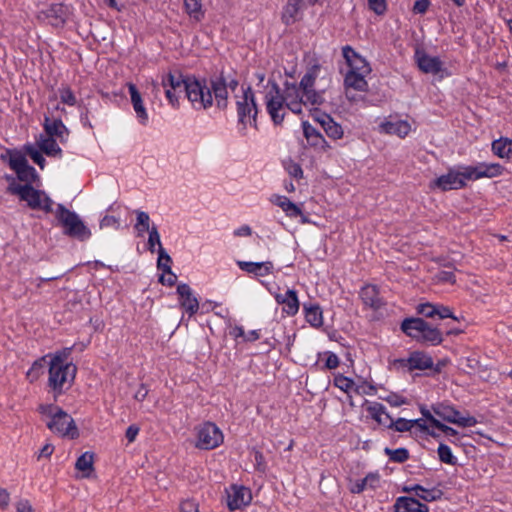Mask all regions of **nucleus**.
<instances>
[{"label":"nucleus","mask_w":512,"mask_h":512,"mask_svg":"<svg viewBox=\"0 0 512 512\" xmlns=\"http://www.w3.org/2000/svg\"><path fill=\"white\" fill-rule=\"evenodd\" d=\"M331 83V73L321 66L311 67L299 85L286 84L281 94L274 82H267L261 93L268 114L275 124H281L289 109L295 114L312 113L324 102L322 92Z\"/></svg>","instance_id":"1"},{"label":"nucleus","mask_w":512,"mask_h":512,"mask_svg":"<svg viewBox=\"0 0 512 512\" xmlns=\"http://www.w3.org/2000/svg\"><path fill=\"white\" fill-rule=\"evenodd\" d=\"M77 367L65 354L57 353L50 356L48 385L55 395L68 389L76 376Z\"/></svg>","instance_id":"2"},{"label":"nucleus","mask_w":512,"mask_h":512,"mask_svg":"<svg viewBox=\"0 0 512 512\" xmlns=\"http://www.w3.org/2000/svg\"><path fill=\"white\" fill-rule=\"evenodd\" d=\"M40 412L47 418V427L52 433L68 440H75L80 436L74 419L64 410L49 405L41 406Z\"/></svg>","instance_id":"3"},{"label":"nucleus","mask_w":512,"mask_h":512,"mask_svg":"<svg viewBox=\"0 0 512 512\" xmlns=\"http://www.w3.org/2000/svg\"><path fill=\"white\" fill-rule=\"evenodd\" d=\"M402 332L420 343L438 345L443 341L441 331L420 317L406 318L401 323Z\"/></svg>","instance_id":"4"},{"label":"nucleus","mask_w":512,"mask_h":512,"mask_svg":"<svg viewBox=\"0 0 512 512\" xmlns=\"http://www.w3.org/2000/svg\"><path fill=\"white\" fill-rule=\"evenodd\" d=\"M8 191L18 195L32 209L44 212L52 211V200L43 191L34 189L29 183L21 185L13 182L10 184Z\"/></svg>","instance_id":"5"},{"label":"nucleus","mask_w":512,"mask_h":512,"mask_svg":"<svg viewBox=\"0 0 512 512\" xmlns=\"http://www.w3.org/2000/svg\"><path fill=\"white\" fill-rule=\"evenodd\" d=\"M224 442L222 430L213 422H204L194 429V447L199 450H213Z\"/></svg>","instance_id":"6"},{"label":"nucleus","mask_w":512,"mask_h":512,"mask_svg":"<svg viewBox=\"0 0 512 512\" xmlns=\"http://www.w3.org/2000/svg\"><path fill=\"white\" fill-rule=\"evenodd\" d=\"M25 154L24 150H7L1 155V159L8 163L20 181L33 184L38 181L39 177L35 169L28 165Z\"/></svg>","instance_id":"7"},{"label":"nucleus","mask_w":512,"mask_h":512,"mask_svg":"<svg viewBox=\"0 0 512 512\" xmlns=\"http://www.w3.org/2000/svg\"><path fill=\"white\" fill-rule=\"evenodd\" d=\"M56 217L64 228L65 234L80 240L90 238L91 231L80 219V217L64 206L59 205L56 209Z\"/></svg>","instance_id":"8"},{"label":"nucleus","mask_w":512,"mask_h":512,"mask_svg":"<svg viewBox=\"0 0 512 512\" xmlns=\"http://www.w3.org/2000/svg\"><path fill=\"white\" fill-rule=\"evenodd\" d=\"M471 181L467 166L457 169H450L447 173L440 175L430 183L431 189H439L441 191L458 190L467 186Z\"/></svg>","instance_id":"9"},{"label":"nucleus","mask_w":512,"mask_h":512,"mask_svg":"<svg viewBox=\"0 0 512 512\" xmlns=\"http://www.w3.org/2000/svg\"><path fill=\"white\" fill-rule=\"evenodd\" d=\"M240 95H236V109L239 123L243 128L256 126L257 109L254 96L249 88H240Z\"/></svg>","instance_id":"10"},{"label":"nucleus","mask_w":512,"mask_h":512,"mask_svg":"<svg viewBox=\"0 0 512 512\" xmlns=\"http://www.w3.org/2000/svg\"><path fill=\"white\" fill-rule=\"evenodd\" d=\"M430 412L433 416H437L438 419L440 418L462 428L473 427L477 424L475 417L469 414L462 415L455 407L445 403H437L433 405Z\"/></svg>","instance_id":"11"},{"label":"nucleus","mask_w":512,"mask_h":512,"mask_svg":"<svg viewBox=\"0 0 512 512\" xmlns=\"http://www.w3.org/2000/svg\"><path fill=\"white\" fill-rule=\"evenodd\" d=\"M186 96L196 109H206L213 103L210 86L195 79H186Z\"/></svg>","instance_id":"12"},{"label":"nucleus","mask_w":512,"mask_h":512,"mask_svg":"<svg viewBox=\"0 0 512 512\" xmlns=\"http://www.w3.org/2000/svg\"><path fill=\"white\" fill-rule=\"evenodd\" d=\"M69 16V10L66 6L59 3L43 5L37 11V18L54 27L62 26Z\"/></svg>","instance_id":"13"},{"label":"nucleus","mask_w":512,"mask_h":512,"mask_svg":"<svg viewBox=\"0 0 512 512\" xmlns=\"http://www.w3.org/2000/svg\"><path fill=\"white\" fill-rule=\"evenodd\" d=\"M415 60L418 68L425 74L439 75L440 78L450 75L439 57L432 56L424 50L416 51Z\"/></svg>","instance_id":"14"},{"label":"nucleus","mask_w":512,"mask_h":512,"mask_svg":"<svg viewBox=\"0 0 512 512\" xmlns=\"http://www.w3.org/2000/svg\"><path fill=\"white\" fill-rule=\"evenodd\" d=\"M396 363L408 370L433 369L435 372H440L441 368L445 365V362H439L434 366L432 357L422 351H415L407 359L397 360Z\"/></svg>","instance_id":"15"},{"label":"nucleus","mask_w":512,"mask_h":512,"mask_svg":"<svg viewBox=\"0 0 512 512\" xmlns=\"http://www.w3.org/2000/svg\"><path fill=\"white\" fill-rule=\"evenodd\" d=\"M161 84L169 103L173 107H178L180 95L182 92H186V80L181 75L168 73L162 77Z\"/></svg>","instance_id":"16"},{"label":"nucleus","mask_w":512,"mask_h":512,"mask_svg":"<svg viewBox=\"0 0 512 512\" xmlns=\"http://www.w3.org/2000/svg\"><path fill=\"white\" fill-rule=\"evenodd\" d=\"M370 73L347 72L344 78L346 97L350 101H356V92H365L368 89L366 77Z\"/></svg>","instance_id":"17"},{"label":"nucleus","mask_w":512,"mask_h":512,"mask_svg":"<svg viewBox=\"0 0 512 512\" xmlns=\"http://www.w3.org/2000/svg\"><path fill=\"white\" fill-rule=\"evenodd\" d=\"M251 500V491L244 486L233 485L227 490V505L231 511L244 508Z\"/></svg>","instance_id":"18"},{"label":"nucleus","mask_w":512,"mask_h":512,"mask_svg":"<svg viewBox=\"0 0 512 512\" xmlns=\"http://www.w3.org/2000/svg\"><path fill=\"white\" fill-rule=\"evenodd\" d=\"M471 181H477L482 178H495L501 176L504 167L499 163L482 162L475 166H467Z\"/></svg>","instance_id":"19"},{"label":"nucleus","mask_w":512,"mask_h":512,"mask_svg":"<svg viewBox=\"0 0 512 512\" xmlns=\"http://www.w3.org/2000/svg\"><path fill=\"white\" fill-rule=\"evenodd\" d=\"M237 83L231 81L227 84L222 78H216L210 83V91L213 92L215 102L218 108L224 109L227 107V100L229 90L235 91Z\"/></svg>","instance_id":"20"},{"label":"nucleus","mask_w":512,"mask_h":512,"mask_svg":"<svg viewBox=\"0 0 512 512\" xmlns=\"http://www.w3.org/2000/svg\"><path fill=\"white\" fill-rule=\"evenodd\" d=\"M416 311L418 314H421L426 318L438 317L440 319L451 318L456 321L459 320V318L453 314L450 307L431 302L418 304Z\"/></svg>","instance_id":"21"},{"label":"nucleus","mask_w":512,"mask_h":512,"mask_svg":"<svg viewBox=\"0 0 512 512\" xmlns=\"http://www.w3.org/2000/svg\"><path fill=\"white\" fill-rule=\"evenodd\" d=\"M343 57L349 67L347 72L370 73L371 67L368 61L352 49L350 46H345L342 49Z\"/></svg>","instance_id":"22"},{"label":"nucleus","mask_w":512,"mask_h":512,"mask_svg":"<svg viewBox=\"0 0 512 512\" xmlns=\"http://www.w3.org/2000/svg\"><path fill=\"white\" fill-rule=\"evenodd\" d=\"M413 123L402 119H389L380 124V131L400 138L406 137L412 131Z\"/></svg>","instance_id":"23"},{"label":"nucleus","mask_w":512,"mask_h":512,"mask_svg":"<svg viewBox=\"0 0 512 512\" xmlns=\"http://www.w3.org/2000/svg\"><path fill=\"white\" fill-rule=\"evenodd\" d=\"M179 295V302L183 309H185L190 316L197 313L199 309V301L194 296L192 289L187 284H180L177 287Z\"/></svg>","instance_id":"24"},{"label":"nucleus","mask_w":512,"mask_h":512,"mask_svg":"<svg viewBox=\"0 0 512 512\" xmlns=\"http://www.w3.org/2000/svg\"><path fill=\"white\" fill-rule=\"evenodd\" d=\"M275 299L282 305V310L288 316H294L299 311V300L295 290H287L285 293H275Z\"/></svg>","instance_id":"25"},{"label":"nucleus","mask_w":512,"mask_h":512,"mask_svg":"<svg viewBox=\"0 0 512 512\" xmlns=\"http://www.w3.org/2000/svg\"><path fill=\"white\" fill-rule=\"evenodd\" d=\"M313 118L321 124L326 134L335 140L341 139L343 137V129L342 127L334 122L329 115L319 114L317 110H314L312 113Z\"/></svg>","instance_id":"26"},{"label":"nucleus","mask_w":512,"mask_h":512,"mask_svg":"<svg viewBox=\"0 0 512 512\" xmlns=\"http://www.w3.org/2000/svg\"><path fill=\"white\" fill-rule=\"evenodd\" d=\"M76 477L79 479L91 478L94 474V453L87 451L78 457L75 463Z\"/></svg>","instance_id":"27"},{"label":"nucleus","mask_w":512,"mask_h":512,"mask_svg":"<svg viewBox=\"0 0 512 512\" xmlns=\"http://www.w3.org/2000/svg\"><path fill=\"white\" fill-rule=\"evenodd\" d=\"M395 512H429L427 505L413 497H399L394 504Z\"/></svg>","instance_id":"28"},{"label":"nucleus","mask_w":512,"mask_h":512,"mask_svg":"<svg viewBox=\"0 0 512 512\" xmlns=\"http://www.w3.org/2000/svg\"><path fill=\"white\" fill-rule=\"evenodd\" d=\"M302 126L304 137L310 146L314 148H320L322 150H327L330 148L325 138L307 121H303Z\"/></svg>","instance_id":"29"},{"label":"nucleus","mask_w":512,"mask_h":512,"mask_svg":"<svg viewBox=\"0 0 512 512\" xmlns=\"http://www.w3.org/2000/svg\"><path fill=\"white\" fill-rule=\"evenodd\" d=\"M127 86H128L129 92H130L131 102H132L134 111L137 115V118L139 119V121L142 124H146V122L148 120V114L144 107L141 94L139 93V91L137 90V88L134 84L128 83Z\"/></svg>","instance_id":"30"},{"label":"nucleus","mask_w":512,"mask_h":512,"mask_svg":"<svg viewBox=\"0 0 512 512\" xmlns=\"http://www.w3.org/2000/svg\"><path fill=\"white\" fill-rule=\"evenodd\" d=\"M366 411L380 425L389 427V424L392 423V418L380 403H368L366 405Z\"/></svg>","instance_id":"31"},{"label":"nucleus","mask_w":512,"mask_h":512,"mask_svg":"<svg viewBox=\"0 0 512 512\" xmlns=\"http://www.w3.org/2000/svg\"><path fill=\"white\" fill-rule=\"evenodd\" d=\"M492 152L497 157L509 161L512 158V140L501 137L492 142Z\"/></svg>","instance_id":"32"},{"label":"nucleus","mask_w":512,"mask_h":512,"mask_svg":"<svg viewBox=\"0 0 512 512\" xmlns=\"http://www.w3.org/2000/svg\"><path fill=\"white\" fill-rule=\"evenodd\" d=\"M270 201L279 206L289 217L302 216V210L285 196L273 195Z\"/></svg>","instance_id":"33"},{"label":"nucleus","mask_w":512,"mask_h":512,"mask_svg":"<svg viewBox=\"0 0 512 512\" xmlns=\"http://www.w3.org/2000/svg\"><path fill=\"white\" fill-rule=\"evenodd\" d=\"M361 299L366 306L374 310L379 309L383 304L379 297L377 288L373 285H366L362 288Z\"/></svg>","instance_id":"34"},{"label":"nucleus","mask_w":512,"mask_h":512,"mask_svg":"<svg viewBox=\"0 0 512 512\" xmlns=\"http://www.w3.org/2000/svg\"><path fill=\"white\" fill-rule=\"evenodd\" d=\"M239 267L248 273L264 276L271 272L273 264L271 262H245L239 261Z\"/></svg>","instance_id":"35"},{"label":"nucleus","mask_w":512,"mask_h":512,"mask_svg":"<svg viewBox=\"0 0 512 512\" xmlns=\"http://www.w3.org/2000/svg\"><path fill=\"white\" fill-rule=\"evenodd\" d=\"M38 148L48 156H58L61 153V149L56 143L54 137L47 134L40 135L36 141Z\"/></svg>","instance_id":"36"},{"label":"nucleus","mask_w":512,"mask_h":512,"mask_svg":"<svg viewBox=\"0 0 512 512\" xmlns=\"http://www.w3.org/2000/svg\"><path fill=\"white\" fill-rule=\"evenodd\" d=\"M405 492H414L415 495L427 502L436 501L441 498L442 492L438 489H426L420 485H414L411 487H405Z\"/></svg>","instance_id":"37"},{"label":"nucleus","mask_w":512,"mask_h":512,"mask_svg":"<svg viewBox=\"0 0 512 512\" xmlns=\"http://www.w3.org/2000/svg\"><path fill=\"white\" fill-rule=\"evenodd\" d=\"M421 414L425 416L431 423L432 426L442 431L448 437H458L459 433L454 428L442 423L437 417L433 416L429 409L422 406L420 408Z\"/></svg>","instance_id":"38"},{"label":"nucleus","mask_w":512,"mask_h":512,"mask_svg":"<svg viewBox=\"0 0 512 512\" xmlns=\"http://www.w3.org/2000/svg\"><path fill=\"white\" fill-rule=\"evenodd\" d=\"M306 321L313 327L319 328L323 325L322 309L317 304L304 305Z\"/></svg>","instance_id":"39"},{"label":"nucleus","mask_w":512,"mask_h":512,"mask_svg":"<svg viewBox=\"0 0 512 512\" xmlns=\"http://www.w3.org/2000/svg\"><path fill=\"white\" fill-rule=\"evenodd\" d=\"M333 382L337 388H339L341 391H343L347 394L351 393L352 391H354L356 393L365 392L364 386L356 385L352 379L345 377L342 374H336L334 376Z\"/></svg>","instance_id":"40"},{"label":"nucleus","mask_w":512,"mask_h":512,"mask_svg":"<svg viewBox=\"0 0 512 512\" xmlns=\"http://www.w3.org/2000/svg\"><path fill=\"white\" fill-rule=\"evenodd\" d=\"M301 8L302 0H289L282 14L283 21L286 24L297 21Z\"/></svg>","instance_id":"41"},{"label":"nucleus","mask_w":512,"mask_h":512,"mask_svg":"<svg viewBox=\"0 0 512 512\" xmlns=\"http://www.w3.org/2000/svg\"><path fill=\"white\" fill-rule=\"evenodd\" d=\"M44 128L46 134L51 137H58L63 139L67 134V129L61 120H50L48 117H46Z\"/></svg>","instance_id":"42"},{"label":"nucleus","mask_w":512,"mask_h":512,"mask_svg":"<svg viewBox=\"0 0 512 512\" xmlns=\"http://www.w3.org/2000/svg\"><path fill=\"white\" fill-rule=\"evenodd\" d=\"M379 483V476L376 473H370L365 478L352 484L350 490L353 493H361L366 488H375Z\"/></svg>","instance_id":"43"},{"label":"nucleus","mask_w":512,"mask_h":512,"mask_svg":"<svg viewBox=\"0 0 512 512\" xmlns=\"http://www.w3.org/2000/svg\"><path fill=\"white\" fill-rule=\"evenodd\" d=\"M186 12L189 16L199 21L203 16L202 4L200 0H184Z\"/></svg>","instance_id":"44"},{"label":"nucleus","mask_w":512,"mask_h":512,"mask_svg":"<svg viewBox=\"0 0 512 512\" xmlns=\"http://www.w3.org/2000/svg\"><path fill=\"white\" fill-rule=\"evenodd\" d=\"M45 358L35 361L26 373V378L30 383L37 381L44 372Z\"/></svg>","instance_id":"45"},{"label":"nucleus","mask_w":512,"mask_h":512,"mask_svg":"<svg viewBox=\"0 0 512 512\" xmlns=\"http://www.w3.org/2000/svg\"><path fill=\"white\" fill-rule=\"evenodd\" d=\"M23 150L41 169L44 168L45 159L37 148L31 144H26L24 145Z\"/></svg>","instance_id":"46"},{"label":"nucleus","mask_w":512,"mask_h":512,"mask_svg":"<svg viewBox=\"0 0 512 512\" xmlns=\"http://www.w3.org/2000/svg\"><path fill=\"white\" fill-rule=\"evenodd\" d=\"M384 452L387 456H389V458L392 461L399 462V463L404 462L409 457V453L405 448H398V449H394V450L385 448Z\"/></svg>","instance_id":"47"},{"label":"nucleus","mask_w":512,"mask_h":512,"mask_svg":"<svg viewBox=\"0 0 512 512\" xmlns=\"http://www.w3.org/2000/svg\"><path fill=\"white\" fill-rule=\"evenodd\" d=\"M120 227L119 219L115 216L106 215L103 217V219L100 221V229L109 232L112 230H118Z\"/></svg>","instance_id":"48"},{"label":"nucleus","mask_w":512,"mask_h":512,"mask_svg":"<svg viewBox=\"0 0 512 512\" xmlns=\"http://www.w3.org/2000/svg\"><path fill=\"white\" fill-rule=\"evenodd\" d=\"M171 262V257L168 255V253L164 250L163 247H160V249H158V269L162 270L163 272L171 270Z\"/></svg>","instance_id":"49"},{"label":"nucleus","mask_w":512,"mask_h":512,"mask_svg":"<svg viewBox=\"0 0 512 512\" xmlns=\"http://www.w3.org/2000/svg\"><path fill=\"white\" fill-rule=\"evenodd\" d=\"M389 428H393L399 432L410 431L413 428V420L398 418L397 420L394 421L392 419V423L389 424Z\"/></svg>","instance_id":"50"},{"label":"nucleus","mask_w":512,"mask_h":512,"mask_svg":"<svg viewBox=\"0 0 512 512\" xmlns=\"http://www.w3.org/2000/svg\"><path fill=\"white\" fill-rule=\"evenodd\" d=\"M438 456L439 459L444 463L455 464V457L453 456L451 449L445 444L439 445Z\"/></svg>","instance_id":"51"},{"label":"nucleus","mask_w":512,"mask_h":512,"mask_svg":"<svg viewBox=\"0 0 512 512\" xmlns=\"http://www.w3.org/2000/svg\"><path fill=\"white\" fill-rule=\"evenodd\" d=\"M59 97L61 99V102L64 104H67L69 106L76 105V97L68 87H63L59 89Z\"/></svg>","instance_id":"52"},{"label":"nucleus","mask_w":512,"mask_h":512,"mask_svg":"<svg viewBox=\"0 0 512 512\" xmlns=\"http://www.w3.org/2000/svg\"><path fill=\"white\" fill-rule=\"evenodd\" d=\"M137 229L139 232H150V218L149 215L146 212H139L137 214Z\"/></svg>","instance_id":"53"},{"label":"nucleus","mask_w":512,"mask_h":512,"mask_svg":"<svg viewBox=\"0 0 512 512\" xmlns=\"http://www.w3.org/2000/svg\"><path fill=\"white\" fill-rule=\"evenodd\" d=\"M158 246V249L162 247L160 235L158 233V230L155 226L151 227V230L149 232V238H148V246L149 250L153 253L155 251V246Z\"/></svg>","instance_id":"54"},{"label":"nucleus","mask_w":512,"mask_h":512,"mask_svg":"<svg viewBox=\"0 0 512 512\" xmlns=\"http://www.w3.org/2000/svg\"><path fill=\"white\" fill-rule=\"evenodd\" d=\"M423 417L424 418L413 420V427L417 426L421 431L436 437V434L431 430L433 426L431 425L430 421L425 416Z\"/></svg>","instance_id":"55"},{"label":"nucleus","mask_w":512,"mask_h":512,"mask_svg":"<svg viewBox=\"0 0 512 512\" xmlns=\"http://www.w3.org/2000/svg\"><path fill=\"white\" fill-rule=\"evenodd\" d=\"M285 168L290 176L297 178V179H300L303 177V170L298 163L289 161L286 163Z\"/></svg>","instance_id":"56"},{"label":"nucleus","mask_w":512,"mask_h":512,"mask_svg":"<svg viewBox=\"0 0 512 512\" xmlns=\"http://www.w3.org/2000/svg\"><path fill=\"white\" fill-rule=\"evenodd\" d=\"M369 8L378 15H382L386 11L385 0H368Z\"/></svg>","instance_id":"57"},{"label":"nucleus","mask_w":512,"mask_h":512,"mask_svg":"<svg viewBox=\"0 0 512 512\" xmlns=\"http://www.w3.org/2000/svg\"><path fill=\"white\" fill-rule=\"evenodd\" d=\"M323 357L325 358V367L327 369H335L339 365V358L332 352L323 353Z\"/></svg>","instance_id":"58"},{"label":"nucleus","mask_w":512,"mask_h":512,"mask_svg":"<svg viewBox=\"0 0 512 512\" xmlns=\"http://www.w3.org/2000/svg\"><path fill=\"white\" fill-rule=\"evenodd\" d=\"M177 280V276L171 271L163 272L159 278V281L168 286H173Z\"/></svg>","instance_id":"59"},{"label":"nucleus","mask_w":512,"mask_h":512,"mask_svg":"<svg viewBox=\"0 0 512 512\" xmlns=\"http://www.w3.org/2000/svg\"><path fill=\"white\" fill-rule=\"evenodd\" d=\"M181 512H198V504L194 500H185L180 505Z\"/></svg>","instance_id":"60"},{"label":"nucleus","mask_w":512,"mask_h":512,"mask_svg":"<svg viewBox=\"0 0 512 512\" xmlns=\"http://www.w3.org/2000/svg\"><path fill=\"white\" fill-rule=\"evenodd\" d=\"M436 278H437L438 282H442V283L448 282L451 284L455 283V276L450 271H441L436 275Z\"/></svg>","instance_id":"61"},{"label":"nucleus","mask_w":512,"mask_h":512,"mask_svg":"<svg viewBox=\"0 0 512 512\" xmlns=\"http://www.w3.org/2000/svg\"><path fill=\"white\" fill-rule=\"evenodd\" d=\"M430 1L429 0H418L415 2L413 6V12L418 14H423L429 8Z\"/></svg>","instance_id":"62"},{"label":"nucleus","mask_w":512,"mask_h":512,"mask_svg":"<svg viewBox=\"0 0 512 512\" xmlns=\"http://www.w3.org/2000/svg\"><path fill=\"white\" fill-rule=\"evenodd\" d=\"M10 500V493L4 488H0V509H7L10 504Z\"/></svg>","instance_id":"63"},{"label":"nucleus","mask_w":512,"mask_h":512,"mask_svg":"<svg viewBox=\"0 0 512 512\" xmlns=\"http://www.w3.org/2000/svg\"><path fill=\"white\" fill-rule=\"evenodd\" d=\"M17 512H34L33 506L28 500H20L16 503Z\"/></svg>","instance_id":"64"}]
</instances>
